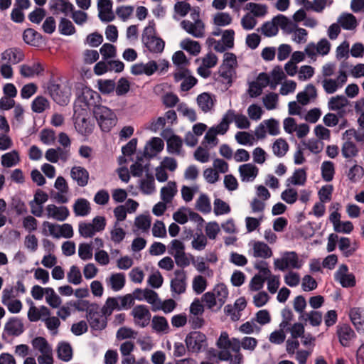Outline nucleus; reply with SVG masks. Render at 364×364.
I'll use <instances>...</instances> for the list:
<instances>
[{
    "label": "nucleus",
    "instance_id": "nucleus-1",
    "mask_svg": "<svg viewBox=\"0 0 364 364\" xmlns=\"http://www.w3.org/2000/svg\"><path fill=\"white\" fill-rule=\"evenodd\" d=\"M75 92L76 99L73 109H85L86 111H93L101 103L100 95L83 82H78L75 85Z\"/></svg>",
    "mask_w": 364,
    "mask_h": 364
},
{
    "label": "nucleus",
    "instance_id": "nucleus-2",
    "mask_svg": "<svg viewBox=\"0 0 364 364\" xmlns=\"http://www.w3.org/2000/svg\"><path fill=\"white\" fill-rule=\"evenodd\" d=\"M155 23L154 20L149 21V24L143 31L141 41L144 46L153 53H161L165 47L164 41L155 36Z\"/></svg>",
    "mask_w": 364,
    "mask_h": 364
},
{
    "label": "nucleus",
    "instance_id": "nucleus-3",
    "mask_svg": "<svg viewBox=\"0 0 364 364\" xmlns=\"http://www.w3.org/2000/svg\"><path fill=\"white\" fill-rule=\"evenodd\" d=\"M92 112L102 132H109L117 124V117L115 113L107 107L100 104Z\"/></svg>",
    "mask_w": 364,
    "mask_h": 364
},
{
    "label": "nucleus",
    "instance_id": "nucleus-4",
    "mask_svg": "<svg viewBox=\"0 0 364 364\" xmlns=\"http://www.w3.org/2000/svg\"><path fill=\"white\" fill-rule=\"evenodd\" d=\"M90 111L85 109H74L73 119L75 128L82 135H89L93 132L95 123L90 117Z\"/></svg>",
    "mask_w": 364,
    "mask_h": 364
},
{
    "label": "nucleus",
    "instance_id": "nucleus-5",
    "mask_svg": "<svg viewBox=\"0 0 364 364\" xmlns=\"http://www.w3.org/2000/svg\"><path fill=\"white\" fill-rule=\"evenodd\" d=\"M187 350L192 353H199L208 348V340L205 334L200 331H191L185 338Z\"/></svg>",
    "mask_w": 364,
    "mask_h": 364
},
{
    "label": "nucleus",
    "instance_id": "nucleus-6",
    "mask_svg": "<svg viewBox=\"0 0 364 364\" xmlns=\"http://www.w3.org/2000/svg\"><path fill=\"white\" fill-rule=\"evenodd\" d=\"M47 90L54 102L60 105H66L70 101V92L51 77L47 85Z\"/></svg>",
    "mask_w": 364,
    "mask_h": 364
},
{
    "label": "nucleus",
    "instance_id": "nucleus-7",
    "mask_svg": "<svg viewBox=\"0 0 364 364\" xmlns=\"http://www.w3.org/2000/svg\"><path fill=\"white\" fill-rule=\"evenodd\" d=\"M99 306L93 303L88 314H86V319L90 328L93 331H102L107 327V316L103 317L98 311Z\"/></svg>",
    "mask_w": 364,
    "mask_h": 364
},
{
    "label": "nucleus",
    "instance_id": "nucleus-8",
    "mask_svg": "<svg viewBox=\"0 0 364 364\" xmlns=\"http://www.w3.org/2000/svg\"><path fill=\"white\" fill-rule=\"evenodd\" d=\"M23 331V324L21 321L16 317H11L4 325L1 338L6 341L7 336H19Z\"/></svg>",
    "mask_w": 364,
    "mask_h": 364
},
{
    "label": "nucleus",
    "instance_id": "nucleus-9",
    "mask_svg": "<svg viewBox=\"0 0 364 364\" xmlns=\"http://www.w3.org/2000/svg\"><path fill=\"white\" fill-rule=\"evenodd\" d=\"M132 315L135 319L136 324L141 328L147 326L150 323L151 315L146 305L135 306L132 311Z\"/></svg>",
    "mask_w": 364,
    "mask_h": 364
},
{
    "label": "nucleus",
    "instance_id": "nucleus-10",
    "mask_svg": "<svg viewBox=\"0 0 364 364\" xmlns=\"http://www.w3.org/2000/svg\"><path fill=\"white\" fill-rule=\"evenodd\" d=\"M175 278L171 281V290L178 294L185 292L186 289V275L183 269H176L174 272Z\"/></svg>",
    "mask_w": 364,
    "mask_h": 364
},
{
    "label": "nucleus",
    "instance_id": "nucleus-11",
    "mask_svg": "<svg viewBox=\"0 0 364 364\" xmlns=\"http://www.w3.org/2000/svg\"><path fill=\"white\" fill-rule=\"evenodd\" d=\"M159 68L155 60H149L146 64L143 63L134 64L131 68V73L134 75H152Z\"/></svg>",
    "mask_w": 364,
    "mask_h": 364
},
{
    "label": "nucleus",
    "instance_id": "nucleus-12",
    "mask_svg": "<svg viewBox=\"0 0 364 364\" xmlns=\"http://www.w3.org/2000/svg\"><path fill=\"white\" fill-rule=\"evenodd\" d=\"M112 1L111 0H98V17L102 22L112 21L115 16L112 11Z\"/></svg>",
    "mask_w": 364,
    "mask_h": 364
},
{
    "label": "nucleus",
    "instance_id": "nucleus-13",
    "mask_svg": "<svg viewBox=\"0 0 364 364\" xmlns=\"http://www.w3.org/2000/svg\"><path fill=\"white\" fill-rule=\"evenodd\" d=\"M181 28L195 38H201L204 35L205 26L202 21L191 22L188 20H183L181 22Z\"/></svg>",
    "mask_w": 364,
    "mask_h": 364
},
{
    "label": "nucleus",
    "instance_id": "nucleus-14",
    "mask_svg": "<svg viewBox=\"0 0 364 364\" xmlns=\"http://www.w3.org/2000/svg\"><path fill=\"white\" fill-rule=\"evenodd\" d=\"M238 171L242 182H252L259 173V168L252 163L242 164L239 166Z\"/></svg>",
    "mask_w": 364,
    "mask_h": 364
},
{
    "label": "nucleus",
    "instance_id": "nucleus-15",
    "mask_svg": "<svg viewBox=\"0 0 364 364\" xmlns=\"http://www.w3.org/2000/svg\"><path fill=\"white\" fill-rule=\"evenodd\" d=\"M164 147V141L159 137H152L146 144L143 156L151 159L161 152Z\"/></svg>",
    "mask_w": 364,
    "mask_h": 364
},
{
    "label": "nucleus",
    "instance_id": "nucleus-16",
    "mask_svg": "<svg viewBox=\"0 0 364 364\" xmlns=\"http://www.w3.org/2000/svg\"><path fill=\"white\" fill-rule=\"evenodd\" d=\"M349 317L357 332L364 333V309L353 307L350 309Z\"/></svg>",
    "mask_w": 364,
    "mask_h": 364
},
{
    "label": "nucleus",
    "instance_id": "nucleus-17",
    "mask_svg": "<svg viewBox=\"0 0 364 364\" xmlns=\"http://www.w3.org/2000/svg\"><path fill=\"white\" fill-rule=\"evenodd\" d=\"M1 59L6 60L9 64H17L24 59V53L23 50L16 47L6 49L1 54Z\"/></svg>",
    "mask_w": 364,
    "mask_h": 364
},
{
    "label": "nucleus",
    "instance_id": "nucleus-18",
    "mask_svg": "<svg viewBox=\"0 0 364 364\" xmlns=\"http://www.w3.org/2000/svg\"><path fill=\"white\" fill-rule=\"evenodd\" d=\"M47 217L58 221H64L70 215V211L66 206L57 207L54 204L48 205L46 207Z\"/></svg>",
    "mask_w": 364,
    "mask_h": 364
},
{
    "label": "nucleus",
    "instance_id": "nucleus-19",
    "mask_svg": "<svg viewBox=\"0 0 364 364\" xmlns=\"http://www.w3.org/2000/svg\"><path fill=\"white\" fill-rule=\"evenodd\" d=\"M337 334L340 343L344 346H349L351 339L355 337V333L348 324H343L337 326Z\"/></svg>",
    "mask_w": 364,
    "mask_h": 364
},
{
    "label": "nucleus",
    "instance_id": "nucleus-20",
    "mask_svg": "<svg viewBox=\"0 0 364 364\" xmlns=\"http://www.w3.org/2000/svg\"><path fill=\"white\" fill-rule=\"evenodd\" d=\"M44 72V67L40 62H36L32 65L23 64L20 67V74L23 77H33L35 75H41Z\"/></svg>",
    "mask_w": 364,
    "mask_h": 364
},
{
    "label": "nucleus",
    "instance_id": "nucleus-21",
    "mask_svg": "<svg viewBox=\"0 0 364 364\" xmlns=\"http://www.w3.org/2000/svg\"><path fill=\"white\" fill-rule=\"evenodd\" d=\"M50 9L53 11L54 14L60 12L68 15L74 10V6L68 0H50L49 3Z\"/></svg>",
    "mask_w": 364,
    "mask_h": 364
},
{
    "label": "nucleus",
    "instance_id": "nucleus-22",
    "mask_svg": "<svg viewBox=\"0 0 364 364\" xmlns=\"http://www.w3.org/2000/svg\"><path fill=\"white\" fill-rule=\"evenodd\" d=\"M71 178L80 187H85L88 183L89 172L82 166H74L70 171Z\"/></svg>",
    "mask_w": 364,
    "mask_h": 364
},
{
    "label": "nucleus",
    "instance_id": "nucleus-23",
    "mask_svg": "<svg viewBox=\"0 0 364 364\" xmlns=\"http://www.w3.org/2000/svg\"><path fill=\"white\" fill-rule=\"evenodd\" d=\"M210 93L203 92L197 97V104L200 109L204 112L207 113L213 108L215 100H213Z\"/></svg>",
    "mask_w": 364,
    "mask_h": 364
},
{
    "label": "nucleus",
    "instance_id": "nucleus-24",
    "mask_svg": "<svg viewBox=\"0 0 364 364\" xmlns=\"http://www.w3.org/2000/svg\"><path fill=\"white\" fill-rule=\"evenodd\" d=\"M337 22L342 28L347 31L354 30L358 26L355 16L350 13H343L341 14L338 18Z\"/></svg>",
    "mask_w": 364,
    "mask_h": 364
},
{
    "label": "nucleus",
    "instance_id": "nucleus-25",
    "mask_svg": "<svg viewBox=\"0 0 364 364\" xmlns=\"http://www.w3.org/2000/svg\"><path fill=\"white\" fill-rule=\"evenodd\" d=\"M177 193V185L175 181H168L167 184L161 189V199L165 203H169Z\"/></svg>",
    "mask_w": 364,
    "mask_h": 364
},
{
    "label": "nucleus",
    "instance_id": "nucleus-26",
    "mask_svg": "<svg viewBox=\"0 0 364 364\" xmlns=\"http://www.w3.org/2000/svg\"><path fill=\"white\" fill-rule=\"evenodd\" d=\"M42 35L33 28H26L23 33V41L31 46H38L42 41Z\"/></svg>",
    "mask_w": 364,
    "mask_h": 364
},
{
    "label": "nucleus",
    "instance_id": "nucleus-27",
    "mask_svg": "<svg viewBox=\"0 0 364 364\" xmlns=\"http://www.w3.org/2000/svg\"><path fill=\"white\" fill-rule=\"evenodd\" d=\"M273 21H277L278 27L287 34L294 32L297 25L283 14H278L273 18Z\"/></svg>",
    "mask_w": 364,
    "mask_h": 364
},
{
    "label": "nucleus",
    "instance_id": "nucleus-28",
    "mask_svg": "<svg viewBox=\"0 0 364 364\" xmlns=\"http://www.w3.org/2000/svg\"><path fill=\"white\" fill-rule=\"evenodd\" d=\"M218 73L222 77V82L228 85L232 83V76L235 74V70L232 64H222Z\"/></svg>",
    "mask_w": 364,
    "mask_h": 364
},
{
    "label": "nucleus",
    "instance_id": "nucleus-29",
    "mask_svg": "<svg viewBox=\"0 0 364 364\" xmlns=\"http://www.w3.org/2000/svg\"><path fill=\"white\" fill-rule=\"evenodd\" d=\"M283 260L286 262L287 268L300 269L302 267V261L299 260L298 255L294 251H287L282 254Z\"/></svg>",
    "mask_w": 364,
    "mask_h": 364
},
{
    "label": "nucleus",
    "instance_id": "nucleus-30",
    "mask_svg": "<svg viewBox=\"0 0 364 364\" xmlns=\"http://www.w3.org/2000/svg\"><path fill=\"white\" fill-rule=\"evenodd\" d=\"M31 344L33 350L39 352L41 354L53 350L51 345L42 336H36L33 338Z\"/></svg>",
    "mask_w": 364,
    "mask_h": 364
},
{
    "label": "nucleus",
    "instance_id": "nucleus-31",
    "mask_svg": "<svg viewBox=\"0 0 364 364\" xmlns=\"http://www.w3.org/2000/svg\"><path fill=\"white\" fill-rule=\"evenodd\" d=\"M306 181V173L303 168L296 169L293 175L286 181V185L303 186Z\"/></svg>",
    "mask_w": 364,
    "mask_h": 364
},
{
    "label": "nucleus",
    "instance_id": "nucleus-32",
    "mask_svg": "<svg viewBox=\"0 0 364 364\" xmlns=\"http://www.w3.org/2000/svg\"><path fill=\"white\" fill-rule=\"evenodd\" d=\"M235 111L229 109L223 116L221 122L215 127L218 134H225L229 129V124L233 121Z\"/></svg>",
    "mask_w": 364,
    "mask_h": 364
},
{
    "label": "nucleus",
    "instance_id": "nucleus-33",
    "mask_svg": "<svg viewBox=\"0 0 364 364\" xmlns=\"http://www.w3.org/2000/svg\"><path fill=\"white\" fill-rule=\"evenodd\" d=\"M254 257L267 259L272 255L271 248L263 242H255L253 246Z\"/></svg>",
    "mask_w": 364,
    "mask_h": 364
},
{
    "label": "nucleus",
    "instance_id": "nucleus-34",
    "mask_svg": "<svg viewBox=\"0 0 364 364\" xmlns=\"http://www.w3.org/2000/svg\"><path fill=\"white\" fill-rule=\"evenodd\" d=\"M73 210L76 216H86L90 212V203L85 198H78L73 205Z\"/></svg>",
    "mask_w": 364,
    "mask_h": 364
},
{
    "label": "nucleus",
    "instance_id": "nucleus-35",
    "mask_svg": "<svg viewBox=\"0 0 364 364\" xmlns=\"http://www.w3.org/2000/svg\"><path fill=\"white\" fill-rule=\"evenodd\" d=\"M58 357L64 362L70 361L73 358V349L69 343L60 342L57 349Z\"/></svg>",
    "mask_w": 364,
    "mask_h": 364
},
{
    "label": "nucleus",
    "instance_id": "nucleus-36",
    "mask_svg": "<svg viewBox=\"0 0 364 364\" xmlns=\"http://www.w3.org/2000/svg\"><path fill=\"white\" fill-rule=\"evenodd\" d=\"M182 146V139L178 135L172 134L167 139V151L171 154H180Z\"/></svg>",
    "mask_w": 364,
    "mask_h": 364
},
{
    "label": "nucleus",
    "instance_id": "nucleus-37",
    "mask_svg": "<svg viewBox=\"0 0 364 364\" xmlns=\"http://www.w3.org/2000/svg\"><path fill=\"white\" fill-rule=\"evenodd\" d=\"M180 46L182 49L186 50L192 55H198L201 50L200 43L198 41H193L188 38L183 39Z\"/></svg>",
    "mask_w": 364,
    "mask_h": 364
},
{
    "label": "nucleus",
    "instance_id": "nucleus-38",
    "mask_svg": "<svg viewBox=\"0 0 364 364\" xmlns=\"http://www.w3.org/2000/svg\"><path fill=\"white\" fill-rule=\"evenodd\" d=\"M20 161L18 152L13 150L1 156V165L6 168H10L16 166Z\"/></svg>",
    "mask_w": 364,
    "mask_h": 364
},
{
    "label": "nucleus",
    "instance_id": "nucleus-39",
    "mask_svg": "<svg viewBox=\"0 0 364 364\" xmlns=\"http://www.w3.org/2000/svg\"><path fill=\"white\" fill-rule=\"evenodd\" d=\"M321 171L323 181H331L335 174L334 164L331 161H324L321 164Z\"/></svg>",
    "mask_w": 364,
    "mask_h": 364
},
{
    "label": "nucleus",
    "instance_id": "nucleus-40",
    "mask_svg": "<svg viewBox=\"0 0 364 364\" xmlns=\"http://www.w3.org/2000/svg\"><path fill=\"white\" fill-rule=\"evenodd\" d=\"M348 104V100L344 95H336L329 100L328 107L331 111L338 110L346 107Z\"/></svg>",
    "mask_w": 364,
    "mask_h": 364
},
{
    "label": "nucleus",
    "instance_id": "nucleus-41",
    "mask_svg": "<svg viewBox=\"0 0 364 364\" xmlns=\"http://www.w3.org/2000/svg\"><path fill=\"white\" fill-rule=\"evenodd\" d=\"M58 31L61 35L71 36L76 32L75 27L73 23L66 18H61L58 24Z\"/></svg>",
    "mask_w": 364,
    "mask_h": 364
},
{
    "label": "nucleus",
    "instance_id": "nucleus-42",
    "mask_svg": "<svg viewBox=\"0 0 364 364\" xmlns=\"http://www.w3.org/2000/svg\"><path fill=\"white\" fill-rule=\"evenodd\" d=\"M126 279L124 273L112 274L109 277V284L114 291L121 290L125 285Z\"/></svg>",
    "mask_w": 364,
    "mask_h": 364
},
{
    "label": "nucleus",
    "instance_id": "nucleus-43",
    "mask_svg": "<svg viewBox=\"0 0 364 364\" xmlns=\"http://www.w3.org/2000/svg\"><path fill=\"white\" fill-rule=\"evenodd\" d=\"M273 153L277 157H283L289 150V144L286 140L279 138L277 139L272 145Z\"/></svg>",
    "mask_w": 364,
    "mask_h": 364
},
{
    "label": "nucleus",
    "instance_id": "nucleus-44",
    "mask_svg": "<svg viewBox=\"0 0 364 364\" xmlns=\"http://www.w3.org/2000/svg\"><path fill=\"white\" fill-rule=\"evenodd\" d=\"M358 150L356 144L351 140H346L342 146L341 154L346 159H350L358 154Z\"/></svg>",
    "mask_w": 364,
    "mask_h": 364
},
{
    "label": "nucleus",
    "instance_id": "nucleus-45",
    "mask_svg": "<svg viewBox=\"0 0 364 364\" xmlns=\"http://www.w3.org/2000/svg\"><path fill=\"white\" fill-rule=\"evenodd\" d=\"M50 106L48 100L43 96L36 97L31 103V109L36 113H42Z\"/></svg>",
    "mask_w": 364,
    "mask_h": 364
},
{
    "label": "nucleus",
    "instance_id": "nucleus-46",
    "mask_svg": "<svg viewBox=\"0 0 364 364\" xmlns=\"http://www.w3.org/2000/svg\"><path fill=\"white\" fill-rule=\"evenodd\" d=\"M119 304L117 297H108L101 309L105 316H109L114 309L119 310Z\"/></svg>",
    "mask_w": 364,
    "mask_h": 364
},
{
    "label": "nucleus",
    "instance_id": "nucleus-47",
    "mask_svg": "<svg viewBox=\"0 0 364 364\" xmlns=\"http://www.w3.org/2000/svg\"><path fill=\"white\" fill-rule=\"evenodd\" d=\"M151 327L156 332H164L168 329V323L165 317L154 316L151 320Z\"/></svg>",
    "mask_w": 364,
    "mask_h": 364
},
{
    "label": "nucleus",
    "instance_id": "nucleus-48",
    "mask_svg": "<svg viewBox=\"0 0 364 364\" xmlns=\"http://www.w3.org/2000/svg\"><path fill=\"white\" fill-rule=\"evenodd\" d=\"M45 293L46 294V302L52 308H58L61 304L60 297L56 294L54 289L51 287L45 288Z\"/></svg>",
    "mask_w": 364,
    "mask_h": 364
},
{
    "label": "nucleus",
    "instance_id": "nucleus-49",
    "mask_svg": "<svg viewBox=\"0 0 364 364\" xmlns=\"http://www.w3.org/2000/svg\"><path fill=\"white\" fill-rule=\"evenodd\" d=\"M262 34L267 37H272L278 33V24L277 21H267L261 27Z\"/></svg>",
    "mask_w": 364,
    "mask_h": 364
},
{
    "label": "nucleus",
    "instance_id": "nucleus-50",
    "mask_svg": "<svg viewBox=\"0 0 364 364\" xmlns=\"http://www.w3.org/2000/svg\"><path fill=\"white\" fill-rule=\"evenodd\" d=\"M196 208L204 214L211 211L210 201L205 194H201L196 200Z\"/></svg>",
    "mask_w": 364,
    "mask_h": 364
},
{
    "label": "nucleus",
    "instance_id": "nucleus-51",
    "mask_svg": "<svg viewBox=\"0 0 364 364\" xmlns=\"http://www.w3.org/2000/svg\"><path fill=\"white\" fill-rule=\"evenodd\" d=\"M213 205V211L215 215L217 216L228 214L231 211L230 205L226 202L220 198H215Z\"/></svg>",
    "mask_w": 364,
    "mask_h": 364
},
{
    "label": "nucleus",
    "instance_id": "nucleus-52",
    "mask_svg": "<svg viewBox=\"0 0 364 364\" xmlns=\"http://www.w3.org/2000/svg\"><path fill=\"white\" fill-rule=\"evenodd\" d=\"M245 9L250 11L253 14V16L257 17L264 16L267 12L265 5L253 2L247 3Z\"/></svg>",
    "mask_w": 364,
    "mask_h": 364
},
{
    "label": "nucleus",
    "instance_id": "nucleus-53",
    "mask_svg": "<svg viewBox=\"0 0 364 364\" xmlns=\"http://www.w3.org/2000/svg\"><path fill=\"white\" fill-rule=\"evenodd\" d=\"M67 279L69 283L74 285H78L81 283L82 274L77 266H71L70 271L68 272Z\"/></svg>",
    "mask_w": 364,
    "mask_h": 364
},
{
    "label": "nucleus",
    "instance_id": "nucleus-54",
    "mask_svg": "<svg viewBox=\"0 0 364 364\" xmlns=\"http://www.w3.org/2000/svg\"><path fill=\"white\" fill-rule=\"evenodd\" d=\"M93 303H90L87 300L78 299L77 301H70L67 302L68 306L74 307L78 311H86L87 314L90 311Z\"/></svg>",
    "mask_w": 364,
    "mask_h": 364
},
{
    "label": "nucleus",
    "instance_id": "nucleus-55",
    "mask_svg": "<svg viewBox=\"0 0 364 364\" xmlns=\"http://www.w3.org/2000/svg\"><path fill=\"white\" fill-rule=\"evenodd\" d=\"M139 188L144 194H151L155 191V183L153 175H150L149 179L140 180Z\"/></svg>",
    "mask_w": 364,
    "mask_h": 364
},
{
    "label": "nucleus",
    "instance_id": "nucleus-56",
    "mask_svg": "<svg viewBox=\"0 0 364 364\" xmlns=\"http://www.w3.org/2000/svg\"><path fill=\"white\" fill-rule=\"evenodd\" d=\"M177 110L184 117H187L191 122L197 120L196 111L193 109L188 107L186 103L181 102L178 104Z\"/></svg>",
    "mask_w": 364,
    "mask_h": 364
},
{
    "label": "nucleus",
    "instance_id": "nucleus-57",
    "mask_svg": "<svg viewBox=\"0 0 364 364\" xmlns=\"http://www.w3.org/2000/svg\"><path fill=\"white\" fill-rule=\"evenodd\" d=\"M92 250L91 244L80 243L78 247V255L84 261L89 260L92 257Z\"/></svg>",
    "mask_w": 364,
    "mask_h": 364
},
{
    "label": "nucleus",
    "instance_id": "nucleus-58",
    "mask_svg": "<svg viewBox=\"0 0 364 364\" xmlns=\"http://www.w3.org/2000/svg\"><path fill=\"white\" fill-rule=\"evenodd\" d=\"M338 247L346 257L351 256L355 251V248L350 247V239L345 237H343L340 239Z\"/></svg>",
    "mask_w": 364,
    "mask_h": 364
},
{
    "label": "nucleus",
    "instance_id": "nucleus-59",
    "mask_svg": "<svg viewBox=\"0 0 364 364\" xmlns=\"http://www.w3.org/2000/svg\"><path fill=\"white\" fill-rule=\"evenodd\" d=\"M102 60H107L109 58H114L117 55L116 47L110 43H105L100 49Z\"/></svg>",
    "mask_w": 364,
    "mask_h": 364
},
{
    "label": "nucleus",
    "instance_id": "nucleus-60",
    "mask_svg": "<svg viewBox=\"0 0 364 364\" xmlns=\"http://www.w3.org/2000/svg\"><path fill=\"white\" fill-rule=\"evenodd\" d=\"M214 291L216 293L215 296H217L218 301L219 302L218 308H220L225 302V300L228 296V290L224 284H219L216 285Z\"/></svg>",
    "mask_w": 364,
    "mask_h": 364
},
{
    "label": "nucleus",
    "instance_id": "nucleus-61",
    "mask_svg": "<svg viewBox=\"0 0 364 364\" xmlns=\"http://www.w3.org/2000/svg\"><path fill=\"white\" fill-rule=\"evenodd\" d=\"M235 137L237 142L240 145L252 146L254 144V137L248 132H237Z\"/></svg>",
    "mask_w": 364,
    "mask_h": 364
},
{
    "label": "nucleus",
    "instance_id": "nucleus-62",
    "mask_svg": "<svg viewBox=\"0 0 364 364\" xmlns=\"http://www.w3.org/2000/svg\"><path fill=\"white\" fill-rule=\"evenodd\" d=\"M144 293V300H146L147 303L151 304V309L154 311L155 308L157 307L161 300L159 298L158 294L155 291L149 289H145Z\"/></svg>",
    "mask_w": 364,
    "mask_h": 364
},
{
    "label": "nucleus",
    "instance_id": "nucleus-63",
    "mask_svg": "<svg viewBox=\"0 0 364 364\" xmlns=\"http://www.w3.org/2000/svg\"><path fill=\"white\" fill-rule=\"evenodd\" d=\"M207 287V280L201 275L196 276L193 279V289L197 294H202Z\"/></svg>",
    "mask_w": 364,
    "mask_h": 364
},
{
    "label": "nucleus",
    "instance_id": "nucleus-64",
    "mask_svg": "<svg viewBox=\"0 0 364 364\" xmlns=\"http://www.w3.org/2000/svg\"><path fill=\"white\" fill-rule=\"evenodd\" d=\"M214 23L218 26H226L232 23V17L226 12H219L214 16Z\"/></svg>",
    "mask_w": 364,
    "mask_h": 364
}]
</instances>
